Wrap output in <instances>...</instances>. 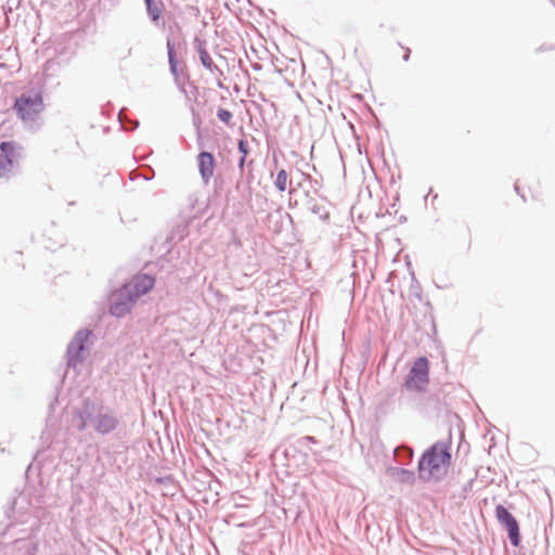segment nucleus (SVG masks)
Returning a JSON list of instances; mask_svg holds the SVG:
<instances>
[{
    "instance_id": "1",
    "label": "nucleus",
    "mask_w": 555,
    "mask_h": 555,
    "mask_svg": "<svg viewBox=\"0 0 555 555\" xmlns=\"http://www.w3.org/2000/svg\"><path fill=\"white\" fill-rule=\"evenodd\" d=\"M451 454L443 443H435L418 462V477L422 480H440L448 472Z\"/></svg>"
},
{
    "instance_id": "2",
    "label": "nucleus",
    "mask_w": 555,
    "mask_h": 555,
    "mask_svg": "<svg viewBox=\"0 0 555 555\" xmlns=\"http://www.w3.org/2000/svg\"><path fill=\"white\" fill-rule=\"evenodd\" d=\"M43 108V99L40 93L33 95L22 94L14 103V109L25 122L37 120Z\"/></svg>"
},
{
    "instance_id": "3",
    "label": "nucleus",
    "mask_w": 555,
    "mask_h": 555,
    "mask_svg": "<svg viewBox=\"0 0 555 555\" xmlns=\"http://www.w3.org/2000/svg\"><path fill=\"white\" fill-rule=\"evenodd\" d=\"M429 383V362L425 357L414 361L405 378L404 387L411 391H424Z\"/></svg>"
},
{
    "instance_id": "4",
    "label": "nucleus",
    "mask_w": 555,
    "mask_h": 555,
    "mask_svg": "<svg viewBox=\"0 0 555 555\" xmlns=\"http://www.w3.org/2000/svg\"><path fill=\"white\" fill-rule=\"evenodd\" d=\"M155 281L152 276L140 274L134 276L128 284L120 288V296L130 295L137 300L154 287Z\"/></svg>"
},
{
    "instance_id": "5",
    "label": "nucleus",
    "mask_w": 555,
    "mask_h": 555,
    "mask_svg": "<svg viewBox=\"0 0 555 555\" xmlns=\"http://www.w3.org/2000/svg\"><path fill=\"white\" fill-rule=\"evenodd\" d=\"M495 517L501 525H503L507 532L508 538L514 546H518L520 542L519 526L515 517L503 506L495 507Z\"/></svg>"
},
{
    "instance_id": "6",
    "label": "nucleus",
    "mask_w": 555,
    "mask_h": 555,
    "mask_svg": "<svg viewBox=\"0 0 555 555\" xmlns=\"http://www.w3.org/2000/svg\"><path fill=\"white\" fill-rule=\"evenodd\" d=\"M134 299L130 295L120 296V289L112 296L111 313L116 317H122L130 311Z\"/></svg>"
},
{
    "instance_id": "7",
    "label": "nucleus",
    "mask_w": 555,
    "mask_h": 555,
    "mask_svg": "<svg viewBox=\"0 0 555 555\" xmlns=\"http://www.w3.org/2000/svg\"><path fill=\"white\" fill-rule=\"evenodd\" d=\"M198 171L205 184H208L215 172V158L209 152H202L197 156Z\"/></svg>"
},
{
    "instance_id": "8",
    "label": "nucleus",
    "mask_w": 555,
    "mask_h": 555,
    "mask_svg": "<svg viewBox=\"0 0 555 555\" xmlns=\"http://www.w3.org/2000/svg\"><path fill=\"white\" fill-rule=\"evenodd\" d=\"M95 430L100 434H108L117 426V420L111 414H99L93 421Z\"/></svg>"
},
{
    "instance_id": "9",
    "label": "nucleus",
    "mask_w": 555,
    "mask_h": 555,
    "mask_svg": "<svg viewBox=\"0 0 555 555\" xmlns=\"http://www.w3.org/2000/svg\"><path fill=\"white\" fill-rule=\"evenodd\" d=\"M1 150V157L4 158V163L0 159V175L2 173V170H5L8 167H11L15 157H16V151L15 146L12 142H2L0 144Z\"/></svg>"
},
{
    "instance_id": "10",
    "label": "nucleus",
    "mask_w": 555,
    "mask_h": 555,
    "mask_svg": "<svg viewBox=\"0 0 555 555\" xmlns=\"http://www.w3.org/2000/svg\"><path fill=\"white\" fill-rule=\"evenodd\" d=\"M392 476L399 483L412 485L415 480L414 473L404 468H397L393 470Z\"/></svg>"
},
{
    "instance_id": "11",
    "label": "nucleus",
    "mask_w": 555,
    "mask_h": 555,
    "mask_svg": "<svg viewBox=\"0 0 555 555\" xmlns=\"http://www.w3.org/2000/svg\"><path fill=\"white\" fill-rule=\"evenodd\" d=\"M292 184L286 170L281 169L275 178L274 185L280 192H285Z\"/></svg>"
},
{
    "instance_id": "12",
    "label": "nucleus",
    "mask_w": 555,
    "mask_h": 555,
    "mask_svg": "<svg viewBox=\"0 0 555 555\" xmlns=\"http://www.w3.org/2000/svg\"><path fill=\"white\" fill-rule=\"evenodd\" d=\"M147 12L150 16L153 18V21H156L159 18L162 14V9L158 4L154 3L153 0H145Z\"/></svg>"
},
{
    "instance_id": "13",
    "label": "nucleus",
    "mask_w": 555,
    "mask_h": 555,
    "mask_svg": "<svg viewBox=\"0 0 555 555\" xmlns=\"http://www.w3.org/2000/svg\"><path fill=\"white\" fill-rule=\"evenodd\" d=\"M237 147H238V151L242 153V157L238 162V167L241 170H243L245 162H246V157L249 153V149H248V144L245 140H240Z\"/></svg>"
},
{
    "instance_id": "14",
    "label": "nucleus",
    "mask_w": 555,
    "mask_h": 555,
    "mask_svg": "<svg viewBox=\"0 0 555 555\" xmlns=\"http://www.w3.org/2000/svg\"><path fill=\"white\" fill-rule=\"evenodd\" d=\"M218 117L227 126H232L233 115H232V113L230 111L224 109V108H219L218 109Z\"/></svg>"
},
{
    "instance_id": "15",
    "label": "nucleus",
    "mask_w": 555,
    "mask_h": 555,
    "mask_svg": "<svg viewBox=\"0 0 555 555\" xmlns=\"http://www.w3.org/2000/svg\"><path fill=\"white\" fill-rule=\"evenodd\" d=\"M199 57H201L202 64L206 68L211 69V66H212L214 62H212L211 56L209 55V53L205 49H201L199 50Z\"/></svg>"
},
{
    "instance_id": "16",
    "label": "nucleus",
    "mask_w": 555,
    "mask_h": 555,
    "mask_svg": "<svg viewBox=\"0 0 555 555\" xmlns=\"http://www.w3.org/2000/svg\"><path fill=\"white\" fill-rule=\"evenodd\" d=\"M516 190L520 193L521 197L527 199H537L538 195L531 192V186H529V194L526 193L525 189H520L519 186H516Z\"/></svg>"
},
{
    "instance_id": "17",
    "label": "nucleus",
    "mask_w": 555,
    "mask_h": 555,
    "mask_svg": "<svg viewBox=\"0 0 555 555\" xmlns=\"http://www.w3.org/2000/svg\"><path fill=\"white\" fill-rule=\"evenodd\" d=\"M167 46H168V49H169V59H170V62L172 63V60H173L172 50H173V49H172V47H171L170 42H168V44H167Z\"/></svg>"
},
{
    "instance_id": "18",
    "label": "nucleus",
    "mask_w": 555,
    "mask_h": 555,
    "mask_svg": "<svg viewBox=\"0 0 555 555\" xmlns=\"http://www.w3.org/2000/svg\"><path fill=\"white\" fill-rule=\"evenodd\" d=\"M403 57H404L405 61L409 60V57H410V50L409 49L406 50V52H405Z\"/></svg>"
}]
</instances>
